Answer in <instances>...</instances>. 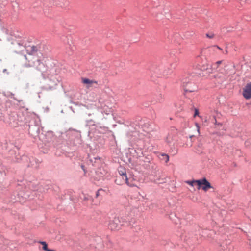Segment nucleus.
Here are the masks:
<instances>
[{
    "label": "nucleus",
    "instance_id": "f257e3e1",
    "mask_svg": "<svg viewBox=\"0 0 251 251\" xmlns=\"http://www.w3.org/2000/svg\"><path fill=\"white\" fill-rule=\"evenodd\" d=\"M28 50L27 55H25L28 63H25V66L26 67H36L38 69L39 66L42 64L44 57L36 46L31 47Z\"/></svg>",
    "mask_w": 251,
    "mask_h": 251
},
{
    "label": "nucleus",
    "instance_id": "f03ea898",
    "mask_svg": "<svg viewBox=\"0 0 251 251\" xmlns=\"http://www.w3.org/2000/svg\"><path fill=\"white\" fill-rule=\"evenodd\" d=\"M118 172H119V174L120 175L121 177H122L123 181H122V182L119 183L118 182V179L117 178L116 179L115 181L117 184H121L122 183H126L127 185H128L130 187L136 186V185L134 183H133L131 182H130L128 180V179L126 176V170L125 168L120 167L118 169Z\"/></svg>",
    "mask_w": 251,
    "mask_h": 251
},
{
    "label": "nucleus",
    "instance_id": "7ed1b4c3",
    "mask_svg": "<svg viewBox=\"0 0 251 251\" xmlns=\"http://www.w3.org/2000/svg\"><path fill=\"white\" fill-rule=\"evenodd\" d=\"M124 224L123 218L115 217L110 222L109 227L111 230H119L121 228V226L124 225Z\"/></svg>",
    "mask_w": 251,
    "mask_h": 251
},
{
    "label": "nucleus",
    "instance_id": "20e7f679",
    "mask_svg": "<svg viewBox=\"0 0 251 251\" xmlns=\"http://www.w3.org/2000/svg\"><path fill=\"white\" fill-rule=\"evenodd\" d=\"M196 183L198 185V189L201 188L205 192H206L208 189L212 188L211 184L205 177L197 180Z\"/></svg>",
    "mask_w": 251,
    "mask_h": 251
},
{
    "label": "nucleus",
    "instance_id": "39448f33",
    "mask_svg": "<svg viewBox=\"0 0 251 251\" xmlns=\"http://www.w3.org/2000/svg\"><path fill=\"white\" fill-rule=\"evenodd\" d=\"M183 84H186L185 89L186 92H192L196 91L197 88L194 82H187L186 80H183Z\"/></svg>",
    "mask_w": 251,
    "mask_h": 251
},
{
    "label": "nucleus",
    "instance_id": "423d86ee",
    "mask_svg": "<svg viewBox=\"0 0 251 251\" xmlns=\"http://www.w3.org/2000/svg\"><path fill=\"white\" fill-rule=\"evenodd\" d=\"M243 95L245 98L249 99L251 98V83L246 85L243 90Z\"/></svg>",
    "mask_w": 251,
    "mask_h": 251
},
{
    "label": "nucleus",
    "instance_id": "0eeeda50",
    "mask_svg": "<svg viewBox=\"0 0 251 251\" xmlns=\"http://www.w3.org/2000/svg\"><path fill=\"white\" fill-rule=\"evenodd\" d=\"M81 82L82 83L87 85L86 86L87 88H90L93 84H98V82L97 81L91 80L85 77L81 78Z\"/></svg>",
    "mask_w": 251,
    "mask_h": 251
},
{
    "label": "nucleus",
    "instance_id": "6e6552de",
    "mask_svg": "<svg viewBox=\"0 0 251 251\" xmlns=\"http://www.w3.org/2000/svg\"><path fill=\"white\" fill-rule=\"evenodd\" d=\"M101 112L103 114L109 115L111 112V108L106 105H104L102 107Z\"/></svg>",
    "mask_w": 251,
    "mask_h": 251
},
{
    "label": "nucleus",
    "instance_id": "1a4fd4ad",
    "mask_svg": "<svg viewBox=\"0 0 251 251\" xmlns=\"http://www.w3.org/2000/svg\"><path fill=\"white\" fill-rule=\"evenodd\" d=\"M39 243L43 245V249L46 251H47L48 248V245L45 241H40Z\"/></svg>",
    "mask_w": 251,
    "mask_h": 251
},
{
    "label": "nucleus",
    "instance_id": "9d476101",
    "mask_svg": "<svg viewBox=\"0 0 251 251\" xmlns=\"http://www.w3.org/2000/svg\"><path fill=\"white\" fill-rule=\"evenodd\" d=\"M206 36L209 39H212L214 37L215 35L212 32H208L206 34Z\"/></svg>",
    "mask_w": 251,
    "mask_h": 251
},
{
    "label": "nucleus",
    "instance_id": "9b49d317",
    "mask_svg": "<svg viewBox=\"0 0 251 251\" xmlns=\"http://www.w3.org/2000/svg\"><path fill=\"white\" fill-rule=\"evenodd\" d=\"M197 180H193L192 181H186V183L191 186H193L195 183H196Z\"/></svg>",
    "mask_w": 251,
    "mask_h": 251
},
{
    "label": "nucleus",
    "instance_id": "f8f14e48",
    "mask_svg": "<svg viewBox=\"0 0 251 251\" xmlns=\"http://www.w3.org/2000/svg\"><path fill=\"white\" fill-rule=\"evenodd\" d=\"M161 155L163 157H164V160H165V162L166 163H167L169 160V156L168 155L166 154H165V153H162L161 154Z\"/></svg>",
    "mask_w": 251,
    "mask_h": 251
},
{
    "label": "nucleus",
    "instance_id": "ddd939ff",
    "mask_svg": "<svg viewBox=\"0 0 251 251\" xmlns=\"http://www.w3.org/2000/svg\"><path fill=\"white\" fill-rule=\"evenodd\" d=\"M103 191V190H102V189H99L97 191V192H96V198H98V197L99 196V195H100V191Z\"/></svg>",
    "mask_w": 251,
    "mask_h": 251
},
{
    "label": "nucleus",
    "instance_id": "4468645a",
    "mask_svg": "<svg viewBox=\"0 0 251 251\" xmlns=\"http://www.w3.org/2000/svg\"><path fill=\"white\" fill-rule=\"evenodd\" d=\"M199 113V110L197 109H195L194 117H196V116L198 115Z\"/></svg>",
    "mask_w": 251,
    "mask_h": 251
},
{
    "label": "nucleus",
    "instance_id": "2eb2a0df",
    "mask_svg": "<svg viewBox=\"0 0 251 251\" xmlns=\"http://www.w3.org/2000/svg\"><path fill=\"white\" fill-rule=\"evenodd\" d=\"M84 199L85 200H91L92 199V198L90 196H88V197H85L84 198Z\"/></svg>",
    "mask_w": 251,
    "mask_h": 251
},
{
    "label": "nucleus",
    "instance_id": "dca6fc26",
    "mask_svg": "<svg viewBox=\"0 0 251 251\" xmlns=\"http://www.w3.org/2000/svg\"><path fill=\"white\" fill-rule=\"evenodd\" d=\"M196 126L197 127L198 132L199 133L200 132V127H199V126L198 124L196 123Z\"/></svg>",
    "mask_w": 251,
    "mask_h": 251
},
{
    "label": "nucleus",
    "instance_id": "f3484780",
    "mask_svg": "<svg viewBox=\"0 0 251 251\" xmlns=\"http://www.w3.org/2000/svg\"><path fill=\"white\" fill-rule=\"evenodd\" d=\"M214 47H216L219 50H222V49L220 47H219L218 46L216 45V46H214Z\"/></svg>",
    "mask_w": 251,
    "mask_h": 251
},
{
    "label": "nucleus",
    "instance_id": "a211bd4d",
    "mask_svg": "<svg viewBox=\"0 0 251 251\" xmlns=\"http://www.w3.org/2000/svg\"><path fill=\"white\" fill-rule=\"evenodd\" d=\"M222 63V61H218L216 62V64L217 65H219Z\"/></svg>",
    "mask_w": 251,
    "mask_h": 251
},
{
    "label": "nucleus",
    "instance_id": "6ab92c4d",
    "mask_svg": "<svg viewBox=\"0 0 251 251\" xmlns=\"http://www.w3.org/2000/svg\"><path fill=\"white\" fill-rule=\"evenodd\" d=\"M3 73H7V69H4L3 70Z\"/></svg>",
    "mask_w": 251,
    "mask_h": 251
},
{
    "label": "nucleus",
    "instance_id": "aec40b11",
    "mask_svg": "<svg viewBox=\"0 0 251 251\" xmlns=\"http://www.w3.org/2000/svg\"><path fill=\"white\" fill-rule=\"evenodd\" d=\"M55 251L54 250H50V249H48L47 251Z\"/></svg>",
    "mask_w": 251,
    "mask_h": 251
},
{
    "label": "nucleus",
    "instance_id": "412c9836",
    "mask_svg": "<svg viewBox=\"0 0 251 251\" xmlns=\"http://www.w3.org/2000/svg\"><path fill=\"white\" fill-rule=\"evenodd\" d=\"M227 52H228L227 50H226L225 53L226 54V53H227Z\"/></svg>",
    "mask_w": 251,
    "mask_h": 251
},
{
    "label": "nucleus",
    "instance_id": "4be33fe9",
    "mask_svg": "<svg viewBox=\"0 0 251 251\" xmlns=\"http://www.w3.org/2000/svg\"><path fill=\"white\" fill-rule=\"evenodd\" d=\"M250 221H251V219H250Z\"/></svg>",
    "mask_w": 251,
    "mask_h": 251
}]
</instances>
